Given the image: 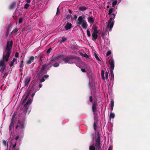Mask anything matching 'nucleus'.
Listing matches in <instances>:
<instances>
[{
  "mask_svg": "<svg viewBox=\"0 0 150 150\" xmlns=\"http://www.w3.org/2000/svg\"><path fill=\"white\" fill-rule=\"evenodd\" d=\"M42 87V85L41 84H40L39 85V88H38L37 89H40Z\"/></svg>",
  "mask_w": 150,
  "mask_h": 150,
  "instance_id": "49",
  "label": "nucleus"
},
{
  "mask_svg": "<svg viewBox=\"0 0 150 150\" xmlns=\"http://www.w3.org/2000/svg\"><path fill=\"white\" fill-rule=\"evenodd\" d=\"M109 64L110 65V71L111 74V78L110 79V82H112L114 80V75L113 71L114 69V60L112 58H111L109 60Z\"/></svg>",
  "mask_w": 150,
  "mask_h": 150,
  "instance_id": "8",
  "label": "nucleus"
},
{
  "mask_svg": "<svg viewBox=\"0 0 150 150\" xmlns=\"http://www.w3.org/2000/svg\"><path fill=\"white\" fill-rule=\"evenodd\" d=\"M89 24H92L95 21V18L93 16H91L87 18Z\"/></svg>",
  "mask_w": 150,
  "mask_h": 150,
  "instance_id": "14",
  "label": "nucleus"
},
{
  "mask_svg": "<svg viewBox=\"0 0 150 150\" xmlns=\"http://www.w3.org/2000/svg\"><path fill=\"white\" fill-rule=\"evenodd\" d=\"M67 40V38L66 37H62V40H61L59 41V43L61 44L64 42L65 41Z\"/></svg>",
  "mask_w": 150,
  "mask_h": 150,
  "instance_id": "27",
  "label": "nucleus"
},
{
  "mask_svg": "<svg viewBox=\"0 0 150 150\" xmlns=\"http://www.w3.org/2000/svg\"><path fill=\"white\" fill-rule=\"evenodd\" d=\"M87 8L85 6H81L78 9L80 11H83L86 10Z\"/></svg>",
  "mask_w": 150,
  "mask_h": 150,
  "instance_id": "21",
  "label": "nucleus"
},
{
  "mask_svg": "<svg viewBox=\"0 0 150 150\" xmlns=\"http://www.w3.org/2000/svg\"><path fill=\"white\" fill-rule=\"evenodd\" d=\"M97 103L96 101H94V102L92 103V110L93 112H94L96 111V109L97 108Z\"/></svg>",
  "mask_w": 150,
  "mask_h": 150,
  "instance_id": "15",
  "label": "nucleus"
},
{
  "mask_svg": "<svg viewBox=\"0 0 150 150\" xmlns=\"http://www.w3.org/2000/svg\"><path fill=\"white\" fill-rule=\"evenodd\" d=\"M113 146L112 144H111L110 145L108 150H112Z\"/></svg>",
  "mask_w": 150,
  "mask_h": 150,
  "instance_id": "42",
  "label": "nucleus"
},
{
  "mask_svg": "<svg viewBox=\"0 0 150 150\" xmlns=\"http://www.w3.org/2000/svg\"><path fill=\"white\" fill-rule=\"evenodd\" d=\"M19 66L21 68H22L23 66V62L21 61L19 65Z\"/></svg>",
  "mask_w": 150,
  "mask_h": 150,
  "instance_id": "39",
  "label": "nucleus"
},
{
  "mask_svg": "<svg viewBox=\"0 0 150 150\" xmlns=\"http://www.w3.org/2000/svg\"><path fill=\"white\" fill-rule=\"evenodd\" d=\"M17 60V59L15 58H13V60L10 62L9 66L10 67H12L14 64V63Z\"/></svg>",
  "mask_w": 150,
  "mask_h": 150,
  "instance_id": "26",
  "label": "nucleus"
},
{
  "mask_svg": "<svg viewBox=\"0 0 150 150\" xmlns=\"http://www.w3.org/2000/svg\"><path fill=\"white\" fill-rule=\"evenodd\" d=\"M101 35H102V37H103V36H104V33H102V34Z\"/></svg>",
  "mask_w": 150,
  "mask_h": 150,
  "instance_id": "54",
  "label": "nucleus"
},
{
  "mask_svg": "<svg viewBox=\"0 0 150 150\" xmlns=\"http://www.w3.org/2000/svg\"><path fill=\"white\" fill-rule=\"evenodd\" d=\"M52 50V49L51 48H50V49H49L47 51V53H49Z\"/></svg>",
  "mask_w": 150,
  "mask_h": 150,
  "instance_id": "47",
  "label": "nucleus"
},
{
  "mask_svg": "<svg viewBox=\"0 0 150 150\" xmlns=\"http://www.w3.org/2000/svg\"><path fill=\"white\" fill-rule=\"evenodd\" d=\"M23 21V19L21 18H19V23H22Z\"/></svg>",
  "mask_w": 150,
  "mask_h": 150,
  "instance_id": "43",
  "label": "nucleus"
},
{
  "mask_svg": "<svg viewBox=\"0 0 150 150\" xmlns=\"http://www.w3.org/2000/svg\"><path fill=\"white\" fill-rule=\"evenodd\" d=\"M85 16H80L78 18L76 24L78 26H81L84 29H86L88 24L86 21L85 20Z\"/></svg>",
  "mask_w": 150,
  "mask_h": 150,
  "instance_id": "6",
  "label": "nucleus"
},
{
  "mask_svg": "<svg viewBox=\"0 0 150 150\" xmlns=\"http://www.w3.org/2000/svg\"><path fill=\"white\" fill-rule=\"evenodd\" d=\"M29 6V5L28 4L26 3L24 5V8L25 9H27Z\"/></svg>",
  "mask_w": 150,
  "mask_h": 150,
  "instance_id": "34",
  "label": "nucleus"
},
{
  "mask_svg": "<svg viewBox=\"0 0 150 150\" xmlns=\"http://www.w3.org/2000/svg\"><path fill=\"white\" fill-rule=\"evenodd\" d=\"M30 111H29V112H28V114H29V113H30Z\"/></svg>",
  "mask_w": 150,
  "mask_h": 150,
  "instance_id": "58",
  "label": "nucleus"
},
{
  "mask_svg": "<svg viewBox=\"0 0 150 150\" xmlns=\"http://www.w3.org/2000/svg\"><path fill=\"white\" fill-rule=\"evenodd\" d=\"M15 150H19V149L16 147V148L15 149Z\"/></svg>",
  "mask_w": 150,
  "mask_h": 150,
  "instance_id": "55",
  "label": "nucleus"
},
{
  "mask_svg": "<svg viewBox=\"0 0 150 150\" xmlns=\"http://www.w3.org/2000/svg\"><path fill=\"white\" fill-rule=\"evenodd\" d=\"M71 15L68 14L66 18L67 19H69L71 17Z\"/></svg>",
  "mask_w": 150,
  "mask_h": 150,
  "instance_id": "37",
  "label": "nucleus"
},
{
  "mask_svg": "<svg viewBox=\"0 0 150 150\" xmlns=\"http://www.w3.org/2000/svg\"><path fill=\"white\" fill-rule=\"evenodd\" d=\"M97 27L96 26L93 25L92 27V29L93 30V32H95L96 33H98V30H97Z\"/></svg>",
  "mask_w": 150,
  "mask_h": 150,
  "instance_id": "25",
  "label": "nucleus"
},
{
  "mask_svg": "<svg viewBox=\"0 0 150 150\" xmlns=\"http://www.w3.org/2000/svg\"><path fill=\"white\" fill-rule=\"evenodd\" d=\"M86 32H87V35L88 36V37H90L91 35L90 31H89V30L88 29H87V30H86Z\"/></svg>",
  "mask_w": 150,
  "mask_h": 150,
  "instance_id": "31",
  "label": "nucleus"
},
{
  "mask_svg": "<svg viewBox=\"0 0 150 150\" xmlns=\"http://www.w3.org/2000/svg\"><path fill=\"white\" fill-rule=\"evenodd\" d=\"M110 44V41L108 39H105L104 40V45L105 46L108 45Z\"/></svg>",
  "mask_w": 150,
  "mask_h": 150,
  "instance_id": "22",
  "label": "nucleus"
},
{
  "mask_svg": "<svg viewBox=\"0 0 150 150\" xmlns=\"http://www.w3.org/2000/svg\"><path fill=\"white\" fill-rule=\"evenodd\" d=\"M68 11H69V13H70L71 14L72 13V11L70 9H69Z\"/></svg>",
  "mask_w": 150,
  "mask_h": 150,
  "instance_id": "52",
  "label": "nucleus"
},
{
  "mask_svg": "<svg viewBox=\"0 0 150 150\" xmlns=\"http://www.w3.org/2000/svg\"><path fill=\"white\" fill-rule=\"evenodd\" d=\"M115 114L114 113L111 112L109 117V119L110 120H111V119H113L115 118Z\"/></svg>",
  "mask_w": 150,
  "mask_h": 150,
  "instance_id": "23",
  "label": "nucleus"
},
{
  "mask_svg": "<svg viewBox=\"0 0 150 150\" xmlns=\"http://www.w3.org/2000/svg\"><path fill=\"white\" fill-rule=\"evenodd\" d=\"M93 112L94 119V120L96 122L98 120V114L96 111Z\"/></svg>",
  "mask_w": 150,
  "mask_h": 150,
  "instance_id": "24",
  "label": "nucleus"
},
{
  "mask_svg": "<svg viewBox=\"0 0 150 150\" xmlns=\"http://www.w3.org/2000/svg\"><path fill=\"white\" fill-rule=\"evenodd\" d=\"M93 127H94V129L96 131V130L97 127H96V122H94V123H93Z\"/></svg>",
  "mask_w": 150,
  "mask_h": 150,
  "instance_id": "36",
  "label": "nucleus"
},
{
  "mask_svg": "<svg viewBox=\"0 0 150 150\" xmlns=\"http://www.w3.org/2000/svg\"><path fill=\"white\" fill-rule=\"evenodd\" d=\"M101 76L103 79L105 80V78L106 80L108 79V74L107 71H106L104 73V70H102L101 71Z\"/></svg>",
  "mask_w": 150,
  "mask_h": 150,
  "instance_id": "13",
  "label": "nucleus"
},
{
  "mask_svg": "<svg viewBox=\"0 0 150 150\" xmlns=\"http://www.w3.org/2000/svg\"><path fill=\"white\" fill-rule=\"evenodd\" d=\"M94 55L95 58H96L97 60L98 61H100V59L99 58L97 55L96 53H95L94 54Z\"/></svg>",
  "mask_w": 150,
  "mask_h": 150,
  "instance_id": "35",
  "label": "nucleus"
},
{
  "mask_svg": "<svg viewBox=\"0 0 150 150\" xmlns=\"http://www.w3.org/2000/svg\"><path fill=\"white\" fill-rule=\"evenodd\" d=\"M93 98L92 96H90L89 97V101L91 103H93Z\"/></svg>",
  "mask_w": 150,
  "mask_h": 150,
  "instance_id": "38",
  "label": "nucleus"
},
{
  "mask_svg": "<svg viewBox=\"0 0 150 150\" xmlns=\"http://www.w3.org/2000/svg\"><path fill=\"white\" fill-rule=\"evenodd\" d=\"M30 78L28 77L25 78L24 81V86L25 87H28V84L30 81Z\"/></svg>",
  "mask_w": 150,
  "mask_h": 150,
  "instance_id": "16",
  "label": "nucleus"
},
{
  "mask_svg": "<svg viewBox=\"0 0 150 150\" xmlns=\"http://www.w3.org/2000/svg\"><path fill=\"white\" fill-rule=\"evenodd\" d=\"M114 105V101L113 100H112L111 101L110 105V110L112 112L113 110Z\"/></svg>",
  "mask_w": 150,
  "mask_h": 150,
  "instance_id": "20",
  "label": "nucleus"
},
{
  "mask_svg": "<svg viewBox=\"0 0 150 150\" xmlns=\"http://www.w3.org/2000/svg\"><path fill=\"white\" fill-rule=\"evenodd\" d=\"M111 54V52L110 51H109L107 52L106 54V56H108L110 55Z\"/></svg>",
  "mask_w": 150,
  "mask_h": 150,
  "instance_id": "40",
  "label": "nucleus"
},
{
  "mask_svg": "<svg viewBox=\"0 0 150 150\" xmlns=\"http://www.w3.org/2000/svg\"><path fill=\"white\" fill-rule=\"evenodd\" d=\"M18 127V125H17L16 127V128L17 129Z\"/></svg>",
  "mask_w": 150,
  "mask_h": 150,
  "instance_id": "56",
  "label": "nucleus"
},
{
  "mask_svg": "<svg viewBox=\"0 0 150 150\" xmlns=\"http://www.w3.org/2000/svg\"><path fill=\"white\" fill-rule=\"evenodd\" d=\"M18 30V29L17 28H16L11 32V34H15L16 33Z\"/></svg>",
  "mask_w": 150,
  "mask_h": 150,
  "instance_id": "30",
  "label": "nucleus"
},
{
  "mask_svg": "<svg viewBox=\"0 0 150 150\" xmlns=\"http://www.w3.org/2000/svg\"><path fill=\"white\" fill-rule=\"evenodd\" d=\"M98 137L96 140L95 145H93L89 146V150H101L100 149V137L99 134H98Z\"/></svg>",
  "mask_w": 150,
  "mask_h": 150,
  "instance_id": "7",
  "label": "nucleus"
},
{
  "mask_svg": "<svg viewBox=\"0 0 150 150\" xmlns=\"http://www.w3.org/2000/svg\"><path fill=\"white\" fill-rule=\"evenodd\" d=\"M11 28L10 27H8L7 28V32L6 34V36H7L8 35L9 33L10 32Z\"/></svg>",
  "mask_w": 150,
  "mask_h": 150,
  "instance_id": "28",
  "label": "nucleus"
},
{
  "mask_svg": "<svg viewBox=\"0 0 150 150\" xmlns=\"http://www.w3.org/2000/svg\"><path fill=\"white\" fill-rule=\"evenodd\" d=\"M34 90L33 87L31 88L30 91H28L27 94L25 96L24 95L23 97L21 100V102L22 104L24 103L26 101L28 98L29 96L30 95L31 93Z\"/></svg>",
  "mask_w": 150,
  "mask_h": 150,
  "instance_id": "10",
  "label": "nucleus"
},
{
  "mask_svg": "<svg viewBox=\"0 0 150 150\" xmlns=\"http://www.w3.org/2000/svg\"><path fill=\"white\" fill-rule=\"evenodd\" d=\"M19 125V129L20 131L21 134L17 135L15 138L12 136V137H10L9 138L7 143L5 140H3V143L5 146L8 147V145L10 146L9 150L13 149L17 145V147L20 145L21 141L22 138L24 134L23 129L24 128V122L19 120L18 121Z\"/></svg>",
  "mask_w": 150,
  "mask_h": 150,
  "instance_id": "1",
  "label": "nucleus"
},
{
  "mask_svg": "<svg viewBox=\"0 0 150 150\" xmlns=\"http://www.w3.org/2000/svg\"><path fill=\"white\" fill-rule=\"evenodd\" d=\"M89 78V86L91 88L95 84L94 81V76L91 74H90V75H88Z\"/></svg>",
  "mask_w": 150,
  "mask_h": 150,
  "instance_id": "11",
  "label": "nucleus"
},
{
  "mask_svg": "<svg viewBox=\"0 0 150 150\" xmlns=\"http://www.w3.org/2000/svg\"><path fill=\"white\" fill-rule=\"evenodd\" d=\"M81 71H83V72H85V69H81Z\"/></svg>",
  "mask_w": 150,
  "mask_h": 150,
  "instance_id": "53",
  "label": "nucleus"
},
{
  "mask_svg": "<svg viewBox=\"0 0 150 150\" xmlns=\"http://www.w3.org/2000/svg\"><path fill=\"white\" fill-rule=\"evenodd\" d=\"M34 60V57L33 56H31L29 58L28 60L26 61V63L27 64H29L32 63Z\"/></svg>",
  "mask_w": 150,
  "mask_h": 150,
  "instance_id": "17",
  "label": "nucleus"
},
{
  "mask_svg": "<svg viewBox=\"0 0 150 150\" xmlns=\"http://www.w3.org/2000/svg\"><path fill=\"white\" fill-rule=\"evenodd\" d=\"M55 59H56L57 61L62 60L65 63L69 64L75 63L76 62V57L74 56H70L64 58L62 55H59L55 57L54 58L53 57L52 59L53 60Z\"/></svg>",
  "mask_w": 150,
  "mask_h": 150,
  "instance_id": "5",
  "label": "nucleus"
},
{
  "mask_svg": "<svg viewBox=\"0 0 150 150\" xmlns=\"http://www.w3.org/2000/svg\"><path fill=\"white\" fill-rule=\"evenodd\" d=\"M77 18V17L76 15H75L74 16V17L72 19L74 20H76Z\"/></svg>",
  "mask_w": 150,
  "mask_h": 150,
  "instance_id": "48",
  "label": "nucleus"
},
{
  "mask_svg": "<svg viewBox=\"0 0 150 150\" xmlns=\"http://www.w3.org/2000/svg\"><path fill=\"white\" fill-rule=\"evenodd\" d=\"M13 45V41H8L6 47L4 50L3 55V59L0 61V67H1L0 72L2 73L6 67V64L5 62L8 60V59L11 52Z\"/></svg>",
  "mask_w": 150,
  "mask_h": 150,
  "instance_id": "2",
  "label": "nucleus"
},
{
  "mask_svg": "<svg viewBox=\"0 0 150 150\" xmlns=\"http://www.w3.org/2000/svg\"><path fill=\"white\" fill-rule=\"evenodd\" d=\"M45 79L44 78H42L40 79V83L42 82L45 81Z\"/></svg>",
  "mask_w": 150,
  "mask_h": 150,
  "instance_id": "46",
  "label": "nucleus"
},
{
  "mask_svg": "<svg viewBox=\"0 0 150 150\" xmlns=\"http://www.w3.org/2000/svg\"><path fill=\"white\" fill-rule=\"evenodd\" d=\"M22 69H20V71H22Z\"/></svg>",
  "mask_w": 150,
  "mask_h": 150,
  "instance_id": "57",
  "label": "nucleus"
},
{
  "mask_svg": "<svg viewBox=\"0 0 150 150\" xmlns=\"http://www.w3.org/2000/svg\"><path fill=\"white\" fill-rule=\"evenodd\" d=\"M81 55L86 58H88L89 57L88 55L86 54H84L83 55Z\"/></svg>",
  "mask_w": 150,
  "mask_h": 150,
  "instance_id": "41",
  "label": "nucleus"
},
{
  "mask_svg": "<svg viewBox=\"0 0 150 150\" xmlns=\"http://www.w3.org/2000/svg\"><path fill=\"white\" fill-rule=\"evenodd\" d=\"M71 27V24L69 22H67L64 28L66 30H68L70 29Z\"/></svg>",
  "mask_w": 150,
  "mask_h": 150,
  "instance_id": "18",
  "label": "nucleus"
},
{
  "mask_svg": "<svg viewBox=\"0 0 150 150\" xmlns=\"http://www.w3.org/2000/svg\"><path fill=\"white\" fill-rule=\"evenodd\" d=\"M59 13V11L58 9V8H57V9L56 15H57L58 13Z\"/></svg>",
  "mask_w": 150,
  "mask_h": 150,
  "instance_id": "50",
  "label": "nucleus"
},
{
  "mask_svg": "<svg viewBox=\"0 0 150 150\" xmlns=\"http://www.w3.org/2000/svg\"><path fill=\"white\" fill-rule=\"evenodd\" d=\"M95 32H93L92 34V40L93 41H95L98 37L97 33Z\"/></svg>",
  "mask_w": 150,
  "mask_h": 150,
  "instance_id": "19",
  "label": "nucleus"
},
{
  "mask_svg": "<svg viewBox=\"0 0 150 150\" xmlns=\"http://www.w3.org/2000/svg\"><path fill=\"white\" fill-rule=\"evenodd\" d=\"M16 4L15 2H13L11 4L10 6V7L11 8H13V7L15 6Z\"/></svg>",
  "mask_w": 150,
  "mask_h": 150,
  "instance_id": "29",
  "label": "nucleus"
},
{
  "mask_svg": "<svg viewBox=\"0 0 150 150\" xmlns=\"http://www.w3.org/2000/svg\"><path fill=\"white\" fill-rule=\"evenodd\" d=\"M117 1H114L112 3V7H114L117 4Z\"/></svg>",
  "mask_w": 150,
  "mask_h": 150,
  "instance_id": "33",
  "label": "nucleus"
},
{
  "mask_svg": "<svg viewBox=\"0 0 150 150\" xmlns=\"http://www.w3.org/2000/svg\"><path fill=\"white\" fill-rule=\"evenodd\" d=\"M53 57L54 58L55 57H52L50 61V62L49 64H45L42 65L41 70L39 71V74H40L43 72V71L45 69H46V70L49 69L51 67L52 65V64L54 62H56V61H57L56 59H55L54 60H52V59Z\"/></svg>",
  "mask_w": 150,
  "mask_h": 150,
  "instance_id": "9",
  "label": "nucleus"
},
{
  "mask_svg": "<svg viewBox=\"0 0 150 150\" xmlns=\"http://www.w3.org/2000/svg\"><path fill=\"white\" fill-rule=\"evenodd\" d=\"M25 1L28 3H30V2L31 1V0H25Z\"/></svg>",
  "mask_w": 150,
  "mask_h": 150,
  "instance_id": "51",
  "label": "nucleus"
},
{
  "mask_svg": "<svg viewBox=\"0 0 150 150\" xmlns=\"http://www.w3.org/2000/svg\"><path fill=\"white\" fill-rule=\"evenodd\" d=\"M18 56H19L18 53V52H16L15 53V57L16 58H18Z\"/></svg>",
  "mask_w": 150,
  "mask_h": 150,
  "instance_id": "45",
  "label": "nucleus"
},
{
  "mask_svg": "<svg viewBox=\"0 0 150 150\" xmlns=\"http://www.w3.org/2000/svg\"><path fill=\"white\" fill-rule=\"evenodd\" d=\"M15 115L14 114L12 116V118L11 120V123L10 124V126L9 127V130L10 132H11V134L12 135H13L12 132V129L14 127V119H15Z\"/></svg>",
  "mask_w": 150,
  "mask_h": 150,
  "instance_id": "12",
  "label": "nucleus"
},
{
  "mask_svg": "<svg viewBox=\"0 0 150 150\" xmlns=\"http://www.w3.org/2000/svg\"><path fill=\"white\" fill-rule=\"evenodd\" d=\"M52 64H53V65L54 67H57L59 66V63H58L57 62H56L54 63H53Z\"/></svg>",
  "mask_w": 150,
  "mask_h": 150,
  "instance_id": "32",
  "label": "nucleus"
},
{
  "mask_svg": "<svg viewBox=\"0 0 150 150\" xmlns=\"http://www.w3.org/2000/svg\"><path fill=\"white\" fill-rule=\"evenodd\" d=\"M39 90V89H36L34 92L32 94V98L28 100L26 103L24 105L25 108L23 112H21L20 114L19 119L20 120H21V121L23 122H24L25 121L26 113L27 112L29 105L31 104L33 101V97H34L36 92Z\"/></svg>",
  "mask_w": 150,
  "mask_h": 150,
  "instance_id": "3",
  "label": "nucleus"
},
{
  "mask_svg": "<svg viewBox=\"0 0 150 150\" xmlns=\"http://www.w3.org/2000/svg\"><path fill=\"white\" fill-rule=\"evenodd\" d=\"M48 77V75L46 74L44 76L43 78H44L45 79L47 78Z\"/></svg>",
  "mask_w": 150,
  "mask_h": 150,
  "instance_id": "44",
  "label": "nucleus"
},
{
  "mask_svg": "<svg viewBox=\"0 0 150 150\" xmlns=\"http://www.w3.org/2000/svg\"><path fill=\"white\" fill-rule=\"evenodd\" d=\"M113 8H111L109 9L108 14L110 17L109 20L107 22V26L108 29L109 28V31H111L112 29L114 23V19L115 18V14L114 13H112L113 11Z\"/></svg>",
  "mask_w": 150,
  "mask_h": 150,
  "instance_id": "4",
  "label": "nucleus"
}]
</instances>
